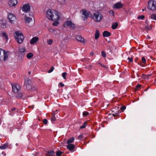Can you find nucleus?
I'll list each match as a JSON object with an SVG mask.
<instances>
[{
  "label": "nucleus",
  "instance_id": "1",
  "mask_svg": "<svg viewBox=\"0 0 156 156\" xmlns=\"http://www.w3.org/2000/svg\"><path fill=\"white\" fill-rule=\"evenodd\" d=\"M46 17L49 20H58L60 19V14L57 11L49 9L46 12Z\"/></svg>",
  "mask_w": 156,
  "mask_h": 156
},
{
  "label": "nucleus",
  "instance_id": "2",
  "mask_svg": "<svg viewBox=\"0 0 156 156\" xmlns=\"http://www.w3.org/2000/svg\"><path fill=\"white\" fill-rule=\"evenodd\" d=\"M91 18L96 22H99L103 19V16L101 13L99 12H96L90 16Z\"/></svg>",
  "mask_w": 156,
  "mask_h": 156
},
{
  "label": "nucleus",
  "instance_id": "3",
  "mask_svg": "<svg viewBox=\"0 0 156 156\" xmlns=\"http://www.w3.org/2000/svg\"><path fill=\"white\" fill-rule=\"evenodd\" d=\"M14 36L18 43L21 44L23 42L24 37L21 32L19 31L15 32L14 34Z\"/></svg>",
  "mask_w": 156,
  "mask_h": 156
},
{
  "label": "nucleus",
  "instance_id": "4",
  "mask_svg": "<svg viewBox=\"0 0 156 156\" xmlns=\"http://www.w3.org/2000/svg\"><path fill=\"white\" fill-rule=\"evenodd\" d=\"M14 36L18 43L21 44L23 42L24 37L21 32L19 31L15 32L14 34Z\"/></svg>",
  "mask_w": 156,
  "mask_h": 156
},
{
  "label": "nucleus",
  "instance_id": "5",
  "mask_svg": "<svg viewBox=\"0 0 156 156\" xmlns=\"http://www.w3.org/2000/svg\"><path fill=\"white\" fill-rule=\"evenodd\" d=\"M8 52L0 48V61L3 62H5L8 59Z\"/></svg>",
  "mask_w": 156,
  "mask_h": 156
},
{
  "label": "nucleus",
  "instance_id": "6",
  "mask_svg": "<svg viewBox=\"0 0 156 156\" xmlns=\"http://www.w3.org/2000/svg\"><path fill=\"white\" fill-rule=\"evenodd\" d=\"M147 8L152 10H155L156 9V1L150 0L148 2Z\"/></svg>",
  "mask_w": 156,
  "mask_h": 156
},
{
  "label": "nucleus",
  "instance_id": "7",
  "mask_svg": "<svg viewBox=\"0 0 156 156\" xmlns=\"http://www.w3.org/2000/svg\"><path fill=\"white\" fill-rule=\"evenodd\" d=\"M24 20L26 23L29 26H32L34 24V22L31 17H28L25 16L24 17Z\"/></svg>",
  "mask_w": 156,
  "mask_h": 156
},
{
  "label": "nucleus",
  "instance_id": "8",
  "mask_svg": "<svg viewBox=\"0 0 156 156\" xmlns=\"http://www.w3.org/2000/svg\"><path fill=\"white\" fill-rule=\"evenodd\" d=\"M24 84L26 86V89L28 90H35L37 89V88L33 86V87H32V86L29 83V80H25Z\"/></svg>",
  "mask_w": 156,
  "mask_h": 156
},
{
  "label": "nucleus",
  "instance_id": "9",
  "mask_svg": "<svg viewBox=\"0 0 156 156\" xmlns=\"http://www.w3.org/2000/svg\"><path fill=\"white\" fill-rule=\"evenodd\" d=\"M81 12L83 16H82V19L84 21L87 20L88 17L90 16V15L91 16V15L90 12H87L85 9H83L81 10Z\"/></svg>",
  "mask_w": 156,
  "mask_h": 156
},
{
  "label": "nucleus",
  "instance_id": "10",
  "mask_svg": "<svg viewBox=\"0 0 156 156\" xmlns=\"http://www.w3.org/2000/svg\"><path fill=\"white\" fill-rule=\"evenodd\" d=\"M65 27H69L72 29H74L75 27V24L71 21H67L63 25Z\"/></svg>",
  "mask_w": 156,
  "mask_h": 156
},
{
  "label": "nucleus",
  "instance_id": "11",
  "mask_svg": "<svg viewBox=\"0 0 156 156\" xmlns=\"http://www.w3.org/2000/svg\"><path fill=\"white\" fill-rule=\"evenodd\" d=\"M12 90L15 93H17L20 89V85L18 83L12 84Z\"/></svg>",
  "mask_w": 156,
  "mask_h": 156
},
{
  "label": "nucleus",
  "instance_id": "12",
  "mask_svg": "<svg viewBox=\"0 0 156 156\" xmlns=\"http://www.w3.org/2000/svg\"><path fill=\"white\" fill-rule=\"evenodd\" d=\"M18 3L17 0H10L8 2L9 7L11 8H14Z\"/></svg>",
  "mask_w": 156,
  "mask_h": 156
},
{
  "label": "nucleus",
  "instance_id": "13",
  "mask_svg": "<svg viewBox=\"0 0 156 156\" xmlns=\"http://www.w3.org/2000/svg\"><path fill=\"white\" fill-rule=\"evenodd\" d=\"M30 9V6L29 4H25L22 7L21 9L22 11L25 13L29 11Z\"/></svg>",
  "mask_w": 156,
  "mask_h": 156
},
{
  "label": "nucleus",
  "instance_id": "14",
  "mask_svg": "<svg viewBox=\"0 0 156 156\" xmlns=\"http://www.w3.org/2000/svg\"><path fill=\"white\" fill-rule=\"evenodd\" d=\"M8 18L9 22L11 23H13L16 20L15 16L12 13H10L9 15Z\"/></svg>",
  "mask_w": 156,
  "mask_h": 156
},
{
  "label": "nucleus",
  "instance_id": "15",
  "mask_svg": "<svg viewBox=\"0 0 156 156\" xmlns=\"http://www.w3.org/2000/svg\"><path fill=\"white\" fill-rule=\"evenodd\" d=\"M26 51V49L25 48L23 47H21L19 48V52L20 54L22 55H25V52Z\"/></svg>",
  "mask_w": 156,
  "mask_h": 156
},
{
  "label": "nucleus",
  "instance_id": "16",
  "mask_svg": "<svg viewBox=\"0 0 156 156\" xmlns=\"http://www.w3.org/2000/svg\"><path fill=\"white\" fill-rule=\"evenodd\" d=\"M58 4L62 6L65 5L66 3V0H57Z\"/></svg>",
  "mask_w": 156,
  "mask_h": 156
},
{
  "label": "nucleus",
  "instance_id": "17",
  "mask_svg": "<svg viewBox=\"0 0 156 156\" xmlns=\"http://www.w3.org/2000/svg\"><path fill=\"white\" fill-rule=\"evenodd\" d=\"M39 40V38L37 37H34L31 39L30 41L31 44H34L35 43Z\"/></svg>",
  "mask_w": 156,
  "mask_h": 156
},
{
  "label": "nucleus",
  "instance_id": "18",
  "mask_svg": "<svg viewBox=\"0 0 156 156\" xmlns=\"http://www.w3.org/2000/svg\"><path fill=\"white\" fill-rule=\"evenodd\" d=\"M76 39L78 41L80 42H84V39L80 35H77L75 36Z\"/></svg>",
  "mask_w": 156,
  "mask_h": 156
},
{
  "label": "nucleus",
  "instance_id": "19",
  "mask_svg": "<svg viewBox=\"0 0 156 156\" xmlns=\"http://www.w3.org/2000/svg\"><path fill=\"white\" fill-rule=\"evenodd\" d=\"M123 5L120 2L115 3L114 5V8L116 9H119L122 7Z\"/></svg>",
  "mask_w": 156,
  "mask_h": 156
},
{
  "label": "nucleus",
  "instance_id": "20",
  "mask_svg": "<svg viewBox=\"0 0 156 156\" xmlns=\"http://www.w3.org/2000/svg\"><path fill=\"white\" fill-rule=\"evenodd\" d=\"M68 144L67 147L70 151H72L75 147V145L74 144Z\"/></svg>",
  "mask_w": 156,
  "mask_h": 156
},
{
  "label": "nucleus",
  "instance_id": "21",
  "mask_svg": "<svg viewBox=\"0 0 156 156\" xmlns=\"http://www.w3.org/2000/svg\"><path fill=\"white\" fill-rule=\"evenodd\" d=\"M0 24H1V27L2 28H5L6 27V21L5 20L1 21Z\"/></svg>",
  "mask_w": 156,
  "mask_h": 156
},
{
  "label": "nucleus",
  "instance_id": "22",
  "mask_svg": "<svg viewBox=\"0 0 156 156\" xmlns=\"http://www.w3.org/2000/svg\"><path fill=\"white\" fill-rule=\"evenodd\" d=\"M111 35V33L108 31H104L103 33V36L104 37H108Z\"/></svg>",
  "mask_w": 156,
  "mask_h": 156
},
{
  "label": "nucleus",
  "instance_id": "23",
  "mask_svg": "<svg viewBox=\"0 0 156 156\" xmlns=\"http://www.w3.org/2000/svg\"><path fill=\"white\" fill-rule=\"evenodd\" d=\"M99 31L98 30H97L95 31V39L96 40L97 39L99 38Z\"/></svg>",
  "mask_w": 156,
  "mask_h": 156
},
{
  "label": "nucleus",
  "instance_id": "24",
  "mask_svg": "<svg viewBox=\"0 0 156 156\" xmlns=\"http://www.w3.org/2000/svg\"><path fill=\"white\" fill-rule=\"evenodd\" d=\"M8 144L7 143L3 144L1 146H0V149L2 150H4L6 149L8 147Z\"/></svg>",
  "mask_w": 156,
  "mask_h": 156
},
{
  "label": "nucleus",
  "instance_id": "25",
  "mask_svg": "<svg viewBox=\"0 0 156 156\" xmlns=\"http://www.w3.org/2000/svg\"><path fill=\"white\" fill-rule=\"evenodd\" d=\"M74 140V138L73 137H72L69 138L67 141V143L68 144H71V143L73 142Z\"/></svg>",
  "mask_w": 156,
  "mask_h": 156
},
{
  "label": "nucleus",
  "instance_id": "26",
  "mask_svg": "<svg viewBox=\"0 0 156 156\" xmlns=\"http://www.w3.org/2000/svg\"><path fill=\"white\" fill-rule=\"evenodd\" d=\"M33 56V54L31 52L28 53L27 55V57L28 59H30L32 58Z\"/></svg>",
  "mask_w": 156,
  "mask_h": 156
},
{
  "label": "nucleus",
  "instance_id": "27",
  "mask_svg": "<svg viewBox=\"0 0 156 156\" xmlns=\"http://www.w3.org/2000/svg\"><path fill=\"white\" fill-rule=\"evenodd\" d=\"M118 26V24L116 22L113 23L112 26V28L113 29H116Z\"/></svg>",
  "mask_w": 156,
  "mask_h": 156
},
{
  "label": "nucleus",
  "instance_id": "28",
  "mask_svg": "<svg viewBox=\"0 0 156 156\" xmlns=\"http://www.w3.org/2000/svg\"><path fill=\"white\" fill-rule=\"evenodd\" d=\"M18 111V110L17 109L15 108H11L10 111V112L11 113L12 112H16Z\"/></svg>",
  "mask_w": 156,
  "mask_h": 156
},
{
  "label": "nucleus",
  "instance_id": "29",
  "mask_svg": "<svg viewBox=\"0 0 156 156\" xmlns=\"http://www.w3.org/2000/svg\"><path fill=\"white\" fill-rule=\"evenodd\" d=\"M150 18L152 20H156V14H153L151 15Z\"/></svg>",
  "mask_w": 156,
  "mask_h": 156
},
{
  "label": "nucleus",
  "instance_id": "30",
  "mask_svg": "<svg viewBox=\"0 0 156 156\" xmlns=\"http://www.w3.org/2000/svg\"><path fill=\"white\" fill-rule=\"evenodd\" d=\"M53 42V40L52 39H49L47 40V43L48 44L50 45L52 44Z\"/></svg>",
  "mask_w": 156,
  "mask_h": 156
},
{
  "label": "nucleus",
  "instance_id": "31",
  "mask_svg": "<svg viewBox=\"0 0 156 156\" xmlns=\"http://www.w3.org/2000/svg\"><path fill=\"white\" fill-rule=\"evenodd\" d=\"M48 155L50 156L53 155L54 154V151H49L48 152Z\"/></svg>",
  "mask_w": 156,
  "mask_h": 156
},
{
  "label": "nucleus",
  "instance_id": "32",
  "mask_svg": "<svg viewBox=\"0 0 156 156\" xmlns=\"http://www.w3.org/2000/svg\"><path fill=\"white\" fill-rule=\"evenodd\" d=\"M2 36L4 37L5 39L6 40H7L8 39V37L7 35L4 32L2 33Z\"/></svg>",
  "mask_w": 156,
  "mask_h": 156
},
{
  "label": "nucleus",
  "instance_id": "33",
  "mask_svg": "<svg viewBox=\"0 0 156 156\" xmlns=\"http://www.w3.org/2000/svg\"><path fill=\"white\" fill-rule=\"evenodd\" d=\"M63 152L60 151H58L56 153V154L57 156H60Z\"/></svg>",
  "mask_w": 156,
  "mask_h": 156
},
{
  "label": "nucleus",
  "instance_id": "34",
  "mask_svg": "<svg viewBox=\"0 0 156 156\" xmlns=\"http://www.w3.org/2000/svg\"><path fill=\"white\" fill-rule=\"evenodd\" d=\"M58 20H56V21H55L54 22L52 25L54 26H57L59 24V22L58 21Z\"/></svg>",
  "mask_w": 156,
  "mask_h": 156
},
{
  "label": "nucleus",
  "instance_id": "35",
  "mask_svg": "<svg viewBox=\"0 0 156 156\" xmlns=\"http://www.w3.org/2000/svg\"><path fill=\"white\" fill-rule=\"evenodd\" d=\"M119 111L118 110L116 111V112L112 114V115L114 116H116L119 115Z\"/></svg>",
  "mask_w": 156,
  "mask_h": 156
},
{
  "label": "nucleus",
  "instance_id": "36",
  "mask_svg": "<svg viewBox=\"0 0 156 156\" xmlns=\"http://www.w3.org/2000/svg\"><path fill=\"white\" fill-rule=\"evenodd\" d=\"M86 125H87V122H85L83 123V125L82 126H80V128L81 129L85 128L86 127Z\"/></svg>",
  "mask_w": 156,
  "mask_h": 156
},
{
  "label": "nucleus",
  "instance_id": "37",
  "mask_svg": "<svg viewBox=\"0 0 156 156\" xmlns=\"http://www.w3.org/2000/svg\"><path fill=\"white\" fill-rule=\"evenodd\" d=\"M56 118L54 115H53L51 118V120L52 122H54Z\"/></svg>",
  "mask_w": 156,
  "mask_h": 156
},
{
  "label": "nucleus",
  "instance_id": "38",
  "mask_svg": "<svg viewBox=\"0 0 156 156\" xmlns=\"http://www.w3.org/2000/svg\"><path fill=\"white\" fill-rule=\"evenodd\" d=\"M145 27L146 29L148 30H150L151 29V26H148L147 25L145 26Z\"/></svg>",
  "mask_w": 156,
  "mask_h": 156
},
{
  "label": "nucleus",
  "instance_id": "39",
  "mask_svg": "<svg viewBox=\"0 0 156 156\" xmlns=\"http://www.w3.org/2000/svg\"><path fill=\"white\" fill-rule=\"evenodd\" d=\"M67 75V73L66 72L63 73H62V77L64 79H66V76Z\"/></svg>",
  "mask_w": 156,
  "mask_h": 156
},
{
  "label": "nucleus",
  "instance_id": "40",
  "mask_svg": "<svg viewBox=\"0 0 156 156\" xmlns=\"http://www.w3.org/2000/svg\"><path fill=\"white\" fill-rule=\"evenodd\" d=\"M101 55L104 58H105L106 56V55L105 51H102L101 53Z\"/></svg>",
  "mask_w": 156,
  "mask_h": 156
},
{
  "label": "nucleus",
  "instance_id": "41",
  "mask_svg": "<svg viewBox=\"0 0 156 156\" xmlns=\"http://www.w3.org/2000/svg\"><path fill=\"white\" fill-rule=\"evenodd\" d=\"M109 14L111 16H114V12L112 10L110 11L109 12Z\"/></svg>",
  "mask_w": 156,
  "mask_h": 156
},
{
  "label": "nucleus",
  "instance_id": "42",
  "mask_svg": "<svg viewBox=\"0 0 156 156\" xmlns=\"http://www.w3.org/2000/svg\"><path fill=\"white\" fill-rule=\"evenodd\" d=\"M141 85L140 84H138L137 85L135 88V89L136 90H139L140 87H141Z\"/></svg>",
  "mask_w": 156,
  "mask_h": 156
},
{
  "label": "nucleus",
  "instance_id": "43",
  "mask_svg": "<svg viewBox=\"0 0 156 156\" xmlns=\"http://www.w3.org/2000/svg\"><path fill=\"white\" fill-rule=\"evenodd\" d=\"M142 62L143 63L145 64L146 62V59L144 57H143L142 58Z\"/></svg>",
  "mask_w": 156,
  "mask_h": 156
},
{
  "label": "nucleus",
  "instance_id": "44",
  "mask_svg": "<svg viewBox=\"0 0 156 156\" xmlns=\"http://www.w3.org/2000/svg\"><path fill=\"white\" fill-rule=\"evenodd\" d=\"M83 134H81L78 136V139L80 140H81L83 138Z\"/></svg>",
  "mask_w": 156,
  "mask_h": 156
},
{
  "label": "nucleus",
  "instance_id": "45",
  "mask_svg": "<svg viewBox=\"0 0 156 156\" xmlns=\"http://www.w3.org/2000/svg\"><path fill=\"white\" fill-rule=\"evenodd\" d=\"M144 18V16L143 15H141L140 16H139L137 17V19H143Z\"/></svg>",
  "mask_w": 156,
  "mask_h": 156
},
{
  "label": "nucleus",
  "instance_id": "46",
  "mask_svg": "<svg viewBox=\"0 0 156 156\" xmlns=\"http://www.w3.org/2000/svg\"><path fill=\"white\" fill-rule=\"evenodd\" d=\"M54 69V67L53 66L51 67V69L49 70L48 71V73H51V72H52L53 71Z\"/></svg>",
  "mask_w": 156,
  "mask_h": 156
},
{
  "label": "nucleus",
  "instance_id": "47",
  "mask_svg": "<svg viewBox=\"0 0 156 156\" xmlns=\"http://www.w3.org/2000/svg\"><path fill=\"white\" fill-rule=\"evenodd\" d=\"M88 112H87L85 111L83 113V115L84 116H86L88 114Z\"/></svg>",
  "mask_w": 156,
  "mask_h": 156
},
{
  "label": "nucleus",
  "instance_id": "48",
  "mask_svg": "<svg viewBox=\"0 0 156 156\" xmlns=\"http://www.w3.org/2000/svg\"><path fill=\"white\" fill-rule=\"evenodd\" d=\"M43 123L45 124H46L48 122L47 120L46 119H44L43 121Z\"/></svg>",
  "mask_w": 156,
  "mask_h": 156
},
{
  "label": "nucleus",
  "instance_id": "49",
  "mask_svg": "<svg viewBox=\"0 0 156 156\" xmlns=\"http://www.w3.org/2000/svg\"><path fill=\"white\" fill-rule=\"evenodd\" d=\"M48 30L51 33H53L55 31L52 28H49L48 29Z\"/></svg>",
  "mask_w": 156,
  "mask_h": 156
},
{
  "label": "nucleus",
  "instance_id": "50",
  "mask_svg": "<svg viewBox=\"0 0 156 156\" xmlns=\"http://www.w3.org/2000/svg\"><path fill=\"white\" fill-rule=\"evenodd\" d=\"M126 107L124 106H123L121 107V110H124L126 109Z\"/></svg>",
  "mask_w": 156,
  "mask_h": 156
},
{
  "label": "nucleus",
  "instance_id": "51",
  "mask_svg": "<svg viewBox=\"0 0 156 156\" xmlns=\"http://www.w3.org/2000/svg\"><path fill=\"white\" fill-rule=\"evenodd\" d=\"M128 59L129 61L130 62H132L133 61V59L132 58H128Z\"/></svg>",
  "mask_w": 156,
  "mask_h": 156
},
{
  "label": "nucleus",
  "instance_id": "52",
  "mask_svg": "<svg viewBox=\"0 0 156 156\" xmlns=\"http://www.w3.org/2000/svg\"><path fill=\"white\" fill-rule=\"evenodd\" d=\"M59 85L61 87H63L64 86V84H63L62 82H60L59 83Z\"/></svg>",
  "mask_w": 156,
  "mask_h": 156
},
{
  "label": "nucleus",
  "instance_id": "53",
  "mask_svg": "<svg viewBox=\"0 0 156 156\" xmlns=\"http://www.w3.org/2000/svg\"><path fill=\"white\" fill-rule=\"evenodd\" d=\"M98 64L100 65V66H101L103 67H104V68H105V66L104 65H103L101 63L99 62L98 63Z\"/></svg>",
  "mask_w": 156,
  "mask_h": 156
},
{
  "label": "nucleus",
  "instance_id": "54",
  "mask_svg": "<svg viewBox=\"0 0 156 156\" xmlns=\"http://www.w3.org/2000/svg\"><path fill=\"white\" fill-rule=\"evenodd\" d=\"M23 95V94L22 93H20L18 94V97L20 98Z\"/></svg>",
  "mask_w": 156,
  "mask_h": 156
},
{
  "label": "nucleus",
  "instance_id": "55",
  "mask_svg": "<svg viewBox=\"0 0 156 156\" xmlns=\"http://www.w3.org/2000/svg\"><path fill=\"white\" fill-rule=\"evenodd\" d=\"M2 154L3 155V156H5L6 155V154L4 152H3L2 153Z\"/></svg>",
  "mask_w": 156,
  "mask_h": 156
},
{
  "label": "nucleus",
  "instance_id": "56",
  "mask_svg": "<svg viewBox=\"0 0 156 156\" xmlns=\"http://www.w3.org/2000/svg\"><path fill=\"white\" fill-rule=\"evenodd\" d=\"M90 55H94V53L93 52H91L90 53Z\"/></svg>",
  "mask_w": 156,
  "mask_h": 156
},
{
  "label": "nucleus",
  "instance_id": "57",
  "mask_svg": "<svg viewBox=\"0 0 156 156\" xmlns=\"http://www.w3.org/2000/svg\"><path fill=\"white\" fill-rule=\"evenodd\" d=\"M150 38V37H149V36L148 35L147 37V39H149Z\"/></svg>",
  "mask_w": 156,
  "mask_h": 156
},
{
  "label": "nucleus",
  "instance_id": "58",
  "mask_svg": "<svg viewBox=\"0 0 156 156\" xmlns=\"http://www.w3.org/2000/svg\"><path fill=\"white\" fill-rule=\"evenodd\" d=\"M30 73H31V72L30 71H29V72H28V73H29V74H30Z\"/></svg>",
  "mask_w": 156,
  "mask_h": 156
},
{
  "label": "nucleus",
  "instance_id": "59",
  "mask_svg": "<svg viewBox=\"0 0 156 156\" xmlns=\"http://www.w3.org/2000/svg\"><path fill=\"white\" fill-rule=\"evenodd\" d=\"M137 76L138 77H139V76L138 75L137 73Z\"/></svg>",
  "mask_w": 156,
  "mask_h": 156
},
{
  "label": "nucleus",
  "instance_id": "60",
  "mask_svg": "<svg viewBox=\"0 0 156 156\" xmlns=\"http://www.w3.org/2000/svg\"><path fill=\"white\" fill-rule=\"evenodd\" d=\"M137 76L138 77H139V76L138 75L137 73Z\"/></svg>",
  "mask_w": 156,
  "mask_h": 156
},
{
  "label": "nucleus",
  "instance_id": "61",
  "mask_svg": "<svg viewBox=\"0 0 156 156\" xmlns=\"http://www.w3.org/2000/svg\"><path fill=\"white\" fill-rule=\"evenodd\" d=\"M57 111V110H56L55 112H55H56V111Z\"/></svg>",
  "mask_w": 156,
  "mask_h": 156
},
{
  "label": "nucleus",
  "instance_id": "62",
  "mask_svg": "<svg viewBox=\"0 0 156 156\" xmlns=\"http://www.w3.org/2000/svg\"><path fill=\"white\" fill-rule=\"evenodd\" d=\"M144 9H142V11H144Z\"/></svg>",
  "mask_w": 156,
  "mask_h": 156
},
{
  "label": "nucleus",
  "instance_id": "63",
  "mask_svg": "<svg viewBox=\"0 0 156 156\" xmlns=\"http://www.w3.org/2000/svg\"><path fill=\"white\" fill-rule=\"evenodd\" d=\"M30 16H31V17L32 16V15H30Z\"/></svg>",
  "mask_w": 156,
  "mask_h": 156
},
{
  "label": "nucleus",
  "instance_id": "64",
  "mask_svg": "<svg viewBox=\"0 0 156 156\" xmlns=\"http://www.w3.org/2000/svg\"><path fill=\"white\" fill-rule=\"evenodd\" d=\"M147 21H146V23H147Z\"/></svg>",
  "mask_w": 156,
  "mask_h": 156
}]
</instances>
